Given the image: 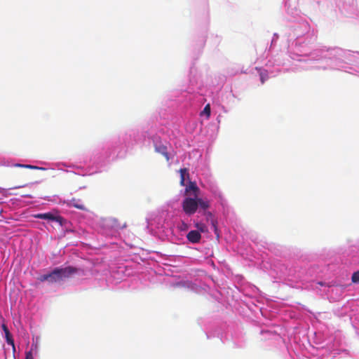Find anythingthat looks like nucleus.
Returning <instances> with one entry per match:
<instances>
[{
    "label": "nucleus",
    "instance_id": "1",
    "mask_svg": "<svg viewBox=\"0 0 359 359\" xmlns=\"http://www.w3.org/2000/svg\"><path fill=\"white\" fill-rule=\"evenodd\" d=\"M182 207L183 209V211L187 215H194L198 209V203L196 198L187 197L186 198L182 203Z\"/></svg>",
    "mask_w": 359,
    "mask_h": 359
},
{
    "label": "nucleus",
    "instance_id": "2",
    "mask_svg": "<svg viewBox=\"0 0 359 359\" xmlns=\"http://www.w3.org/2000/svg\"><path fill=\"white\" fill-rule=\"evenodd\" d=\"M59 274L60 273H58L57 269L55 268L51 272H50V273H48L47 274H43L42 276H40L38 278V280L40 282L48 281L50 283H54L60 282V276H59Z\"/></svg>",
    "mask_w": 359,
    "mask_h": 359
},
{
    "label": "nucleus",
    "instance_id": "3",
    "mask_svg": "<svg viewBox=\"0 0 359 359\" xmlns=\"http://www.w3.org/2000/svg\"><path fill=\"white\" fill-rule=\"evenodd\" d=\"M34 217L38 219L55 221L57 223H59L60 226H63L65 222V219L59 215H55L52 212L39 213L35 215Z\"/></svg>",
    "mask_w": 359,
    "mask_h": 359
},
{
    "label": "nucleus",
    "instance_id": "4",
    "mask_svg": "<svg viewBox=\"0 0 359 359\" xmlns=\"http://www.w3.org/2000/svg\"><path fill=\"white\" fill-rule=\"evenodd\" d=\"M60 277V281L71 277L73 274L78 271V269L73 266H67L65 268H57Z\"/></svg>",
    "mask_w": 359,
    "mask_h": 359
},
{
    "label": "nucleus",
    "instance_id": "5",
    "mask_svg": "<svg viewBox=\"0 0 359 359\" xmlns=\"http://www.w3.org/2000/svg\"><path fill=\"white\" fill-rule=\"evenodd\" d=\"M188 241L192 243H198L201 241V236L199 231L192 230L187 235Z\"/></svg>",
    "mask_w": 359,
    "mask_h": 359
},
{
    "label": "nucleus",
    "instance_id": "6",
    "mask_svg": "<svg viewBox=\"0 0 359 359\" xmlns=\"http://www.w3.org/2000/svg\"><path fill=\"white\" fill-rule=\"evenodd\" d=\"M155 151L157 153L162 154L166 159L167 161L170 160L169 154L168 153L167 147L163 144H155Z\"/></svg>",
    "mask_w": 359,
    "mask_h": 359
},
{
    "label": "nucleus",
    "instance_id": "7",
    "mask_svg": "<svg viewBox=\"0 0 359 359\" xmlns=\"http://www.w3.org/2000/svg\"><path fill=\"white\" fill-rule=\"evenodd\" d=\"M191 191L193 192L194 197L196 198L198 196L199 189L197 187L196 182H190L189 185L186 187V194H189Z\"/></svg>",
    "mask_w": 359,
    "mask_h": 359
},
{
    "label": "nucleus",
    "instance_id": "8",
    "mask_svg": "<svg viewBox=\"0 0 359 359\" xmlns=\"http://www.w3.org/2000/svg\"><path fill=\"white\" fill-rule=\"evenodd\" d=\"M2 329L5 333V337H6V342L12 346L13 347V351H15V344H14V340L12 337V335L10 333L7 326L5 325V324H3L2 325Z\"/></svg>",
    "mask_w": 359,
    "mask_h": 359
},
{
    "label": "nucleus",
    "instance_id": "9",
    "mask_svg": "<svg viewBox=\"0 0 359 359\" xmlns=\"http://www.w3.org/2000/svg\"><path fill=\"white\" fill-rule=\"evenodd\" d=\"M68 206L74 207L79 210H87L86 206L81 203V200L76 198H72L67 203Z\"/></svg>",
    "mask_w": 359,
    "mask_h": 359
},
{
    "label": "nucleus",
    "instance_id": "10",
    "mask_svg": "<svg viewBox=\"0 0 359 359\" xmlns=\"http://www.w3.org/2000/svg\"><path fill=\"white\" fill-rule=\"evenodd\" d=\"M198 207L200 206L203 210H207L210 207V202L208 200H203L198 196L196 198Z\"/></svg>",
    "mask_w": 359,
    "mask_h": 359
},
{
    "label": "nucleus",
    "instance_id": "11",
    "mask_svg": "<svg viewBox=\"0 0 359 359\" xmlns=\"http://www.w3.org/2000/svg\"><path fill=\"white\" fill-rule=\"evenodd\" d=\"M180 184L182 186H184V182H185V175L187 174V175H189V174L187 173V170L186 168H181L180 170Z\"/></svg>",
    "mask_w": 359,
    "mask_h": 359
},
{
    "label": "nucleus",
    "instance_id": "12",
    "mask_svg": "<svg viewBox=\"0 0 359 359\" xmlns=\"http://www.w3.org/2000/svg\"><path fill=\"white\" fill-rule=\"evenodd\" d=\"M15 166L20 167V168H29V169H33V170H45L44 168H40V167L35 166V165H25V164H20V163L15 164Z\"/></svg>",
    "mask_w": 359,
    "mask_h": 359
},
{
    "label": "nucleus",
    "instance_id": "13",
    "mask_svg": "<svg viewBox=\"0 0 359 359\" xmlns=\"http://www.w3.org/2000/svg\"><path fill=\"white\" fill-rule=\"evenodd\" d=\"M351 280L354 283H359V270L353 273Z\"/></svg>",
    "mask_w": 359,
    "mask_h": 359
},
{
    "label": "nucleus",
    "instance_id": "14",
    "mask_svg": "<svg viewBox=\"0 0 359 359\" xmlns=\"http://www.w3.org/2000/svg\"><path fill=\"white\" fill-rule=\"evenodd\" d=\"M205 114L207 116L208 118L210 117V106L209 104H208L207 105L205 106L203 111L201 112V115L202 114Z\"/></svg>",
    "mask_w": 359,
    "mask_h": 359
},
{
    "label": "nucleus",
    "instance_id": "15",
    "mask_svg": "<svg viewBox=\"0 0 359 359\" xmlns=\"http://www.w3.org/2000/svg\"><path fill=\"white\" fill-rule=\"evenodd\" d=\"M261 83L263 84L268 78L266 71L260 72L259 73Z\"/></svg>",
    "mask_w": 359,
    "mask_h": 359
},
{
    "label": "nucleus",
    "instance_id": "16",
    "mask_svg": "<svg viewBox=\"0 0 359 359\" xmlns=\"http://www.w3.org/2000/svg\"><path fill=\"white\" fill-rule=\"evenodd\" d=\"M196 227L201 232L206 231V226L204 224L197 223L196 224Z\"/></svg>",
    "mask_w": 359,
    "mask_h": 359
},
{
    "label": "nucleus",
    "instance_id": "17",
    "mask_svg": "<svg viewBox=\"0 0 359 359\" xmlns=\"http://www.w3.org/2000/svg\"><path fill=\"white\" fill-rule=\"evenodd\" d=\"M212 228L214 229V231H215V234L218 237L219 236V233H218L217 228V226H216V222L215 220L212 221Z\"/></svg>",
    "mask_w": 359,
    "mask_h": 359
},
{
    "label": "nucleus",
    "instance_id": "18",
    "mask_svg": "<svg viewBox=\"0 0 359 359\" xmlns=\"http://www.w3.org/2000/svg\"><path fill=\"white\" fill-rule=\"evenodd\" d=\"M25 359H34L32 352H27L26 353Z\"/></svg>",
    "mask_w": 359,
    "mask_h": 359
},
{
    "label": "nucleus",
    "instance_id": "19",
    "mask_svg": "<svg viewBox=\"0 0 359 359\" xmlns=\"http://www.w3.org/2000/svg\"><path fill=\"white\" fill-rule=\"evenodd\" d=\"M182 227H181V229L182 230H184V229H188V226L187 224H185L184 222H182Z\"/></svg>",
    "mask_w": 359,
    "mask_h": 359
},
{
    "label": "nucleus",
    "instance_id": "20",
    "mask_svg": "<svg viewBox=\"0 0 359 359\" xmlns=\"http://www.w3.org/2000/svg\"><path fill=\"white\" fill-rule=\"evenodd\" d=\"M318 284L320 285V286H325L326 285V283L324 282H318Z\"/></svg>",
    "mask_w": 359,
    "mask_h": 359
}]
</instances>
